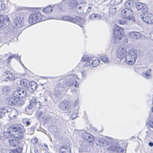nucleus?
I'll use <instances>...</instances> for the list:
<instances>
[{
  "instance_id": "0e129e2a",
  "label": "nucleus",
  "mask_w": 153,
  "mask_h": 153,
  "mask_svg": "<svg viewBox=\"0 0 153 153\" xmlns=\"http://www.w3.org/2000/svg\"><path fill=\"white\" fill-rule=\"evenodd\" d=\"M22 83L23 84H25V83H24V81H23V80H21V83Z\"/></svg>"
},
{
  "instance_id": "f3484780",
  "label": "nucleus",
  "mask_w": 153,
  "mask_h": 153,
  "mask_svg": "<svg viewBox=\"0 0 153 153\" xmlns=\"http://www.w3.org/2000/svg\"><path fill=\"white\" fill-rule=\"evenodd\" d=\"M93 137L92 135L87 132H84L82 133V138L87 140L89 143H91L93 141Z\"/></svg>"
},
{
  "instance_id": "6e6d98bb",
  "label": "nucleus",
  "mask_w": 153,
  "mask_h": 153,
  "mask_svg": "<svg viewBox=\"0 0 153 153\" xmlns=\"http://www.w3.org/2000/svg\"><path fill=\"white\" fill-rule=\"evenodd\" d=\"M35 153H39L38 149H35L34 150Z\"/></svg>"
},
{
  "instance_id": "de8ad7c7",
  "label": "nucleus",
  "mask_w": 153,
  "mask_h": 153,
  "mask_svg": "<svg viewBox=\"0 0 153 153\" xmlns=\"http://www.w3.org/2000/svg\"><path fill=\"white\" fill-rule=\"evenodd\" d=\"M30 103L27 106V107L26 108L29 109L33 107V105L32 104V102H31V100L30 101Z\"/></svg>"
},
{
  "instance_id": "cd10ccee",
  "label": "nucleus",
  "mask_w": 153,
  "mask_h": 153,
  "mask_svg": "<svg viewBox=\"0 0 153 153\" xmlns=\"http://www.w3.org/2000/svg\"><path fill=\"white\" fill-rule=\"evenodd\" d=\"M90 19L94 20H98L101 19L102 16L100 14H93L89 16Z\"/></svg>"
},
{
  "instance_id": "4be33fe9",
  "label": "nucleus",
  "mask_w": 153,
  "mask_h": 153,
  "mask_svg": "<svg viewBox=\"0 0 153 153\" xmlns=\"http://www.w3.org/2000/svg\"><path fill=\"white\" fill-rule=\"evenodd\" d=\"M152 69H149L146 71L145 72H143L142 74V76L146 79H150L152 76L151 72Z\"/></svg>"
},
{
  "instance_id": "a19ab883",
  "label": "nucleus",
  "mask_w": 153,
  "mask_h": 153,
  "mask_svg": "<svg viewBox=\"0 0 153 153\" xmlns=\"http://www.w3.org/2000/svg\"><path fill=\"white\" fill-rule=\"evenodd\" d=\"M9 73L10 71H6L3 74L1 77V78H2L3 80L5 81H8V80H7V76H8V75H9Z\"/></svg>"
},
{
  "instance_id": "bf43d9fd",
  "label": "nucleus",
  "mask_w": 153,
  "mask_h": 153,
  "mask_svg": "<svg viewBox=\"0 0 153 153\" xmlns=\"http://www.w3.org/2000/svg\"><path fill=\"white\" fill-rule=\"evenodd\" d=\"M12 59H10V58H9V56L8 57V58L7 59V60L8 61V62H10L11 60Z\"/></svg>"
},
{
  "instance_id": "412c9836",
  "label": "nucleus",
  "mask_w": 153,
  "mask_h": 153,
  "mask_svg": "<svg viewBox=\"0 0 153 153\" xmlns=\"http://www.w3.org/2000/svg\"><path fill=\"white\" fill-rule=\"evenodd\" d=\"M72 76H68L66 77L65 82L66 86L68 87H70L74 84V80L72 79Z\"/></svg>"
},
{
  "instance_id": "58836bf2",
  "label": "nucleus",
  "mask_w": 153,
  "mask_h": 153,
  "mask_svg": "<svg viewBox=\"0 0 153 153\" xmlns=\"http://www.w3.org/2000/svg\"><path fill=\"white\" fill-rule=\"evenodd\" d=\"M20 97L19 96V91L17 89L14 91L13 93V97H11L10 98H13V99H16V98H19Z\"/></svg>"
},
{
  "instance_id": "7ed1b4c3",
  "label": "nucleus",
  "mask_w": 153,
  "mask_h": 153,
  "mask_svg": "<svg viewBox=\"0 0 153 153\" xmlns=\"http://www.w3.org/2000/svg\"><path fill=\"white\" fill-rule=\"evenodd\" d=\"M46 20L45 17L40 13L35 12L30 16L28 21L30 24L33 25Z\"/></svg>"
},
{
  "instance_id": "a878e982",
  "label": "nucleus",
  "mask_w": 153,
  "mask_h": 153,
  "mask_svg": "<svg viewBox=\"0 0 153 153\" xmlns=\"http://www.w3.org/2000/svg\"><path fill=\"white\" fill-rule=\"evenodd\" d=\"M18 89L20 97L25 98L27 94L25 89L22 88H19Z\"/></svg>"
},
{
  "instance_id": "4468645a",
  "label": "nucleus",
  "mask_w": 153,
  "mask_h": 153,
  "mask_svg": "<svg viewBox=\"0 0 153 153\" xmlns=\"http://www.w3.org/2000/svg\"><path fill=\"white\" fill-rule=\"evenodd\" d=\"M62 90L57 88L54 92V98L57 100H60L62 96Z\"/></svg>"
},
{
  "instance_id": "8fccbe9b",
  "label": "nucleus",
  "mask_w": 153,
  "mask_h": 153,
  "mask_svg": "<svg viewBox=\"0 0 153 153\" xmlns=\"http://www.w3.org/2000/svg\"><path fill=\"white\" fill-rule=\"evenodd\" d=\"M68 76H72V79L74 80L75 79L78 78L77 75L76 74H71V75H68Z\"/></svg>"
},
{
  "instance_id": "0eeeda50",
  "label": "nucleus",
  "mask_w": 153,
  "mask_h": 153,
  "mask_svg": "<svg viewBox=\"0 0 153 153\" xmlns=\"http://www.w3.org/2000/svg\"><path fill=\"white\" fill-rule=\"evenodd\" d=\"M121 13L124 18L128 20L134 19L133 12L131 9L125 8L123 9L121 11Z\"/></svg>"
},
{
  "instance_id": "423d86ee",
  "label": "nucleus",
  "mask_w": 153,
  "mask_h": 153,
  "mask_svg": "<svg viewBox=\"0 0 153 153\" xmlns=\"http://www.w3.org/2000/svg\"><path fill=\"white\" fill-rule=\"evenodd\" d=\"M117 142L116 141H112L111 140H106L102 138H100L98 140H97L95 141L96 144L97 146H104L107 145H111V146L113 145H114V142Z\"/></svg>"
},
{
  "instance_id": "ea45409f",
  "label": "nucleus",
  "mask_w": 153,
  "mask_h": 153,
  "mask_svg": "<svg viewBox=\"0 0 153 153\" xmlns=\"http://www.w3.org/2000/svg\"><path fill=\"white\" fill-rule=\"evenodd\" d=\"M52 7L50 5L43 9V11L45 13H51L52 11Z\"/></svg>"
},
{
  "instance_id": "338daca9",
  "label": "nucleus",
  "mask_w": 153,
  "mask_h": 153,
  "mask_svg": "<svg viewBox=\"0 0 153 153\" xmlns=\"http://www.w3.org/2000/svg\"><path fill=\"white\" fill-rule=\"evenodd\" d=\"M20 63L23 66H24V65L23 64V63H22V62H21V61L20 60Z\"/></svg>"
},
{
  "instance_id": "20e7f679",
  "label": "nucleus",
  "mask_w": 153,
  "mask_h": 153,
  "mask_svg": "<svg viewBox=\"0 0 153 153\" xmlns=\"http://www.w3.org/2000/svg\"><path fill=\"white\" fill-rule=\"evenodd\" d=\"M124 33L123 29L118 26L115 27L113 30V39L116 42H118L122 39V36Z\"/></svg>"
},
{
  "instance_id": "69168bd1",
  "label": "nucleus",
  "mask_w": 153,
  "mask_h": 153,
  "mask_svg": "<svg viewBox=\"0 0 153 153\" xmlns=\"http://www.w3.org/2000/svg\"><path fill=\"white\" fill-rule=\"evenodd\" d=\"M44 146L45 147H48V145L45 143H44Z\"/></svg>"
},
{
  "instance_id": "5701e85b",
  "label": "nucleus",
  "mask_w": 153,
  "mask_h": 153,
  "mask_svg": "<svg viewBox=\"0 0 153 153\" xmlns=\"http://www.w3.org/2000/svg\"><path fill=\"white\" fill-rule=\"evenodd\" d=\"M15 22L16 26L18 27H20L23 25V19L19 17H17L15 19Z\"/></svg>"
},
{
  "instance_id": "09e8293b",
  "label": "nucleus",
  "mask_w": 153,
  "mask_h": 153,
  "mask_svg": "<svg viewBox=\"0 0 153 153\" xmlns=\"http://www.w3.org/2000/svg\"><path fill=\"white\" fill-rule=\"evenodd\" d=\"M79 24H83L85 22V19L83 18H80V20L79 21Z\"/></svg>"
},
{
  "instance_id": "39448f33",
  "label": "nucleus",
  "mask_w": 153,
  "mask_h": 153,
  "mask_svg": "<svg viewBox=\"0 0 153 153\" xmlns=\"http://www.w3.org/2000/svg\"><path fill=\"white\" fill-rule=\"evenodd\" d=\"M25 98L20 97L19 98H8L6 100V103L11 105H15L17 106H21L25 103Z\"/></svg>"
},
{
  "instance_id": "e2e57ef3",
  "label": "nucleus",
  "mask_w": 153,
  "mask_h": 153,
  "mask_svg": "<svg viewBox=\"0 0 153 153\" xmlns=\"http://www.w3.org/2000/svg\"><path fill=\"white\" fill-rule=\"evenodd\" d=\"M34 127H32L30 129H31L32 131H34Z\"/></svg>"
},
{
  "instance_id": "c9c22d12",
  "label": "nucleus",
  "mask_w": 153,
  "mask_h": 153,
  "mask_svg": "<svg viewBox=\"0 0 153 153\" xmlns=\"http://www.w3.org/2000/svg\"><path fill=\"white\" fill-rule=\"evenodd\" d=\"M11 88L9 86H6L4 87L2 90V92L4 95H8L11 90Z\"/></svg>"
},
{
  "instance_id": "f03ea898",
  "label": "nucleus",
  "mask_w": 153,
  "mask_h": 153,
  "mask_svg": "<svg viewBox=\"0 0 153 153\" xmlns=\"http://www.w3.org/2000/svg\"><path fill=\"white\" fill-rule=\"evenodd\" d=\"M137 56V51L135 49H130L125 55L126 62L129 65H133L136 61Z\"/></svg>"
},
{
  "instance_id": "603ef678",
  "label": "nucleus",
  "mask_w": 153,
  "mask_h": 153,
  "mask_svg": "<svg viewBox=\"0 0 153 153\" xmlns=\"http://www.w3.org/2000/svg\"><path fill=\"white\" fill-rule=\"evenodd\" d=\"M79 85L78 83L76 81H75V84H74V87L77 88L79 87Z\"/></svg>"
},
{
  "instance_id": "37998d69",
  "label": "nucleus",
  "mask_w": 153,
  "mask_h": 153,
  "mask_svg": "<svg viewBox=\"0 0 153 153\" xmlns=\"http://www.w3.org/2000/svg\"><path fill=\"white\" fill-rule=\"evenodd\" d=\"M13 58H15L18 60H20V57H18V54H17V55L16 54H14L9 56V58H10V59H12Z\"/></svg>"
},
{
  "instance_id": "680f3d73",
  "label": "nucleus",
  "mask_w": 153,
  "mask_h": 153,
  "mask_svg": "<svg viewBox=\"0 0 153 153\" xmlns=\"http://www.w3.org/2000/svg\"><path fill=\"white\" fill-rule=\"evenodd\" d=\"M123 0H116V1H118L117 2H119V4Z\"/></svg>"
},
{
  "instance_id": "c03bdc74",
  "label": "nucleus",
  "mask_w": 153,
  "mask_h": 153,
  "mask_svg": "<svg viewBox=\"0 0 153 153\" xmlns=\"http://www.w3.org/2000/svg\"><path fill=\"white\" fill-rule=\"evenodd\" d=\"M117 2L118 1L116 0H111L109 3L112 5H116L119 4V2Z\"/></svg>"
},
{
  "instance_id": "393cba45",
  "label": "nucleus",
  "mask_w": 153,
  "mask_h": 153,
  "mask_svg": "<svg viewBox=\"0 0 153 153\" xmlns=\"http://www.w3.org/2000/svg\"><path fill=\"white\" fill-rule=\"evenodd\" d=\"M10 111V108L8 107H3L0 108V112L3 115L6 114L7 115L9 112Z\"/></svg>"
},
{
  "instance_id": "b1692460",
  "label": "nucleus",
  "mask_w": 153,
  "mask_h": 153,
  "mask_svg": "<svg viewBox=\"0 0 153 153\" xmlns=\"http://www.w3.org/2000/svg\"><path fill=\"white\" fill-rule=\"evenodd\" d=\"M10 145L12 146L16 147L19 144V141L16 139H12L9 140Z\"/></svg>"
},
{
  "instance_id": "7c9ffc66",
  "label": "nucleus",
  "mask_w": 153,
  "mask_h": 153,
  "mask_svg": "<svg viewBox=\"0 0 153 153\" xmlns=\"http://www.w3.org/2000/svg\"><path fill=\"white\" fill-rule=\"evenodd\" d=\"M70 149L69 146H62L59 147V153H63L67 151H70Z\"/></svg>"
},
{
  "instance_id": "6ab92c4d",
  "label": "nucleus",
  "mask_w": 153,
  "mask_h": 153,
  "mask_svg": "<svg viewBox=\"0 0 153 153\" xmlns=\"http://www.w3.org/2000/svg\"><path fill=\"white\" fill-rule=\"evenodd\" d=\"M100 63V60H95L93 61L91 59V61L88 60V62H86L85 65L86 66H88L91 64L93 67H95L98 65Z\"/></svg>"
},
{
  "instance_id": "9d476101",
  "label": "nucleus",
  "mask_w": 153,
  "mask_h": 153,
  "mask_svg": "<svg viewBox=\"0 0 153 153\" xmlns=\"http://www.w3.org/2000/svg\"><path fill=\"white\" fill-rule=\"evenodd\" d=\"M146 13H142L140 15V18L145 22L148 24L153 23V16L152 14L146 15Z\"/></svg>"
},
{
  "instance_id": "f257e3e1",
  "label": "nucleus",
  "mask_w": 153,
  "mask_h": 153,
  "mask_svg": "<svg viewBox=\"0 0 153 153\" xmlns=\"http://www.w3.org/2000/svg\"><path fill=\"white\" fill-rule=\"evenodd\" d=\"M25 132V130L22 126L21 125H15L11 126L7 130V132L4 133V135L6 136V134H8L10 137L11 135L14 134L15 138L21 140L23 138Z\"/></svg>"
},
{
  "instance_id": "ddd939ff",
  "label": "nucleus",
  "mask_w": 153,
  "mask_h": 153,
  "mask_svg": "<svg viewBox=\"0 0 153 153\" xmlns=\"http://www.w3.org/2000/svg\"><path fill=\"white\" fill-rule=\"evenodd\" d=\"M62 19L64 20L69 21L78 25H79V21L80 20V17L79 16L73 18L71 16H65L62 17Z\"/></svg>"
},
{
  "instance_id": "a18cd8bd",
  "label": "nucleus",
  "mask_w": 153,
  "mask_h": 153,
  "mask_svg": "<svg viewBox=\"0 0 153 153\" xmlns=\"http://www.w3.org/2000/svg\"><path fill=\"white\" fill-rule=\"evenodd\" d=\"M82 60L83 61H87V62L88 60L91 61V59H90L89 58L87 57L86 56H84L82 58Z\"/></svg>"
},
{
  "instance_id": "774afa93",
  "label": "nucleus",
  "mask_w": 153,
  "mask_h": 153,
  "mask_svg": "<svg viewBox=\"0 0 153 153\" xmlns=\"http://www.w3.org/2000/svg\"><path fill=\"white\" fill-rule=\"evenodd\" d=\"M152 112H153V106L152 107Z\"/></svg>"
},
{
  "instance_id": "052dcab7",
  "label": "nucleus",
  "mask_w": 153,
  "mask_h": 153,
  "mask_svg": "<svg viewBox=\"0 0 153 153\" xmlns=\"http://www.w3.org/2000/svg\"><path fill=\"white\" fill-rule=\"evenodd\" d=\"M30 124V123L29 121H27L26 122V125L27 126L29 125Z\"/></svg>"
},
{
  "instance_id": "2f4dec72",
  "label": "nucleus",
  "mask_w": 153,
  "mask_h": 153,
  "mask_svg": "<svg viewBox=\"0 0 153 153\" xmlns=\"http://www.w3.org/2000/svg\"><path fill=\"white\" fill-rule=\"evenodd\" d=\"M134 1L132 0H129L126 2L125 5L126 8L130 9L134 6Z\"/></svg>"
},
{
  "instance_id": "3c124183",
  "label": "nucleus",
  "mask_w": 153,
  "mask_h": 153,
  "mask_svg": "<svg viewBox=\"0 0 153 153\" xmlns=\"http://www.w3.org/2000/svg\"><path fill=\"white\" fill-rule=\"evenodd\" d=\"M42 112L41 111H39L36 113V115L38 116L39 117H40L41 116Z\"/></svg>"
},
{
  "instance_id": "6e6552de",
  "label": "nucleus",
  "mask_w": 153,
  "mask_h": 153,
  "mask_svg": "<svg viewBox=\"0 0 153 153\" xmlns=\"http://www.w3.org/2000/svg\"><path fill=\"white\" fill-rule=\"evenodd\" d=\"M71 105L67 101H63L60 102L59 104L60 109L63 111L71 112Z\"/></svg>"
},
{
  "instance_id": "2eb2a0df",
  "label": "nucleus",
  "mask_w": 153,
  "mask_h": 153,
  "mask_svg": "<svg viewBox=\"0 0 153 153\" xmlns=\"http://www.w3.org/2000/svg\"><path fill=\"white\" fill-rule=\"evenodd\" d=\"M37 86V84L36 82L32 81L29 83L28 87L27 88L30 92L33 93L36 90Z\"/></svg>"
},
{
  "instance_id": "e433bc0d",
  "label": "nucleus",
  "mask_w": 153,
  "mask_h": 153,
  "mask_svg": "<svg viewBox=\"0 0 153 153\" xmlns=\"http://www.w3.org/2000/svg\"><path fill=\"white\" fill-rule=\"evenodd\" d=\"M7 80H8V81L10 80H13L17 78L16 76L14 74H13L11 73L10 72L9 75H8V76H7Z\"/></svg>"
},
{
  "instance_id": "c85d7f7f",
  "label": "nucleus",
  "mask_w": 153,
  "mask_h": 153,
  "mask_svg": "<svg viewBox=\"0 0 153 153\" xmlns=\"http://www.w3.org/2000/svg\"><path fill=\"white\" fill-rule=\"evenodd\" d=\"M82 3H81L77 5L76 7V11L78 15L83 14V10H82Z\"/></svg>"
},
{
  "instance_id": "13d9d810",
  "label": "nucleus",
  "mask_w": 153,
  "mask_h": 153,
  "mask_svg": "<svg viewBox=\"0 0 153 153\" xmlns=\"http://www.w3.org/2000/svg\"><path fill=\"white\" fill-rule=\"evenodd\" d=\"M128 41V39H125L124 41H123V42L124 43H126Z\"/></svg>"
},
{
  "instance_id": "473e14b6",
  "label": "nucleus",
  "mask_w": 153,
  "mask_h": 153,
  "mask_svg": "<svg viewBox=\"0 0 153 153\" xmlns=\"http://www.w3.org/2000/svg\"><path fill=\"white\" fill-rule=\"evenodd\" d=\"M69 6L71 9H73L77 6V2L76 0H69Z\"/></svg>"
},
{
  "instance_id": "f8f14e48",
  "label": "nucleus",
  "mask_w": 153,
  "mask_h": 153,
  "mask_svg": "<svg viewBox=\"0 0 153 153\" xmlns=\"http://www.w3.org/2000/svg\"><path fill=\"white\" fill-rule=\"evenodd\" d=\"M126 51V48L125 47H121L117 50V58L119 59H117L118 61H120L125 56V54Z\"/></svg>"
},
{
  "instance_id": "49530a36",
  "label": "nucleus",
  "mask_w": 153,
  "mask_h": 153,
  "mask_svg": "<svg viewBox=\"0 0 153 153\" xmlns=\"http://www.w3.org/2000/svg\"><path fill=\"white\" fill-rule=\"evenodd\" d=\"M82 79H83L85 78V77L87 75V73L86 71H83L82 73Z\"/></svg>"
},
{
  "instance_id": "a211bd4d",
  "label": "nucleus",
  "mask_w": 153,
  "mask_h": 153,
  "mask_svg": "<svg viewBox=\"0 0 153 153\" xmlns=\"http://www.w3.org/2000/svg\"><path fill=\"white\" fill-rule=\"evenodd\" d=\"M32 104L33 105V108H35L37 110L39 109L42 106V103L39 101H36L35 98H33L31 100Z\"/></svg>"
},
{
  "instance_id": "4c0bfd02",
  "label": "nucleus",
  "mask_w": 153,
  "mask_h": 153,
  "mask_svg": "<svg viewBox=\"0 0 153 153\" xmlns=\"http://www.w3.org/2000/svg\"><path fill=\"white\" fill-rule=\"evenodd\" d=\"M100 58L101 60L105 63H107L109 62L108 58L106 55L102 54L100 56Z\"/></svg>"
},
{
  "instance_id": "72a5a7b5",
  "label": "nucleus",
  "mask_w": 153,
  "mask_h": 153,
  "mask_svg": "<svg viewBox=\"0 0 153 153\" xmlns=\"http://www.w3.org/2000/svg\"><path fill=\"white\" fill-rule=\"evenodd\" d=\"M136 7L138 10H140L142 8L145 9L146 7L144 4L138 2L136 4Z\"/></svg>"
},
{
  "instance_id": "c756f323",
  "label": "nucleus",
  "mask_w": 153,
  "mask_h": 153,
  "mask_svg": "<svg viewBox=\"0 0 153 153\" xmlns=\"http://www.w3.org/2000/svg\"><path fill=\"white\" fill-rule=\"evenodd\" d=\"M130 35L135 39H138L141 37L142 35L137 32H131L129 33Z\"/></svg>"
},
{
  "instance_id": "79ce46f5",
  "label": "nucleus",
  "mask_w": 153,
  "mask_h": 153,
  "mask_svg": "<svg viewBox=\"0 0 153 153\" xmlns=\"http://www.w3.org/2000/svg\"><path fill=\"white\" fill-rule=\"evenodd\" d=\"M78 111L76 110L72 113L71 118L72 120L75 119L78 117Z\"/></svg>"
},
{
  "instance_id": "5fc2aeb1",
  "label": "nucleus",
  "mask_w": 153,
  "mask_h": 153,
  "mask_svg": "<svg viewBox=\"0 0 153 153\" xmlns=\"http://www.w3.org/2000/svg\"><path fill=\"white\" fill-rule=\"evenodd\" d=\"M148 144L149 146H153V142H149L148 143Z\"/></svg>"
},
{
  "instance_id": "1a4fd4ad",
  "label": "nucleus",
  "mask_w": 153,
  "mask_h": 153,
  "mask_svg": "<svg viewBox=\"0 0 153 153\" xmlns=\"http://www.w3.org/2000/svg\"><path fill=\"white\" fill-rule=\"evenodd\" d=\"M9 19L7 16H0V29L3 30L9 24Z\"/></svg>"
},
{
  "instance_id": "f704fd0d",
  "label": "nucleus",
  "mask_w": 153,
  "mask_h": 153,
  "mask_svg": "<svg viewBox=\"0 0 153 153\" xmlns=\"http://www.w3.org/2000/svg\"><path fill=\"white\" fill-rule=\"evenodd\" d=\"M109 14L111 16H113L116 13V8L114 6L110 7L109 9Z\"/></svg>"
},
{
  "instance_id": "864d4df0",
  "label": "nucleus",
  "mask_w": 153,
  "mask_h": 153,
  "mask_svg": "<svg viewBox=\"0 0 153 153\" xmlns=\"http://www.w3.org/2000/svg\"><path fill=\"white\" fill-rule=\"evenodd\" d=\"M1 7L2 10H4L5 9V5L4 4H2Z\"/></svg>"
},
{
  "instance_id": "bb28decb",
  "label": "nucleus",
  "mask_w": 153,
  "mask_h": 153,
  "mask_svg": "<svg viewBox=\"0 0 153 153\" xmlns=\"http://www.w3.org/2000/svg\"><path fill=\"white\" fill-rule=\"evenodd\" d=\"M82 10H83V14L88 13L91 10V7H88L85 6V4L82 3Z\"/></svg>"
},
{
  "instance_id": "9b49d317",
  "label": "nucleus",
  "mask_w": 153,
  "mask_h": 153,
  "mask_svg": "<svg viewBox=\"0 0 153 153\" xmlns=\"http://www.w3.org/2000/svg\"><path fill=\"white\" fill-rule=\"evenodd\" d=\"M114 143V145L113 144L110 148H109L111 151H113L114 153H119L124 151V149L119 146L118 142Z\"/></svg>"
},
{
  "instance_id": "4d7b16f0",
  "label": "nucleus",
  "mask_w": 153,
  "mask_h": 153,
  "mask_svg": "<svg viewBox=\"0 0 153 153\" xmlns=\"http://www.w3.org/2000/svg\"><path fill=\"white\" fill-rule=\"evenodd\" d=\"M150 39L153 40V33H152L150 36Z\"/></svg>"
},
{
  "instance_id": "dca6fc26",
  "label": "nucleus",
  "mask_w": 153,
  "mask_h": 153,
  "mask_svg": "<svg viewBox=\"0 0 153 153\" xmlns=\"http://www.w3.org/2000/svg\"><path fill=\"white\" fill-rule=\"evenodd\" d=\"M18 115V112L14 108H10V111L7 114L9 117L11 119H14Z\"/></svg>"
},
{
  "instance_id": "aec40b11",
  "label": "nucleus",
  "mask_w": 153,
  "mask_h": 153,
  "mask_svg": "<svg viewBox=\"0 0 153 153\" xmlns=\"http://www.w3.org/2000/svg\"><path fill=\"white\" fill-rule=\"evenodd\" d=\"M66 85L65 82V79H61L58 83L57 88L63 90L65 87Z\"/></svg>"
}]
</instances>
